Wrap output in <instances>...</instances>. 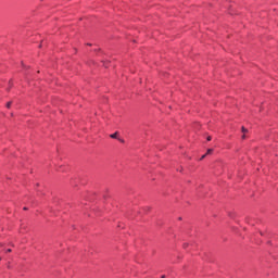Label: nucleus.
<instances>
[{
	"instance_id": "1",
	"label": "nucleus",
	"mask_w": 278,
	"mask_h": 278,
	"mask_svg": "<svg viewBox=\"0 0 278 278\" xmlns=\"http://www.w3.org/2000/svg\"><path fill=\"white\" fill-rule=\"evenodd\" d=\"M241 131H242V140H245L247 139V135L245 134H249V129L244 128V126L241 127Z\"/></svg>"
},
{
	"instance_id": "2",
	"label": "nucleus",
	"mask_w": 278,
	"mask_h": 278,
	"mask_svg": "<svg viewBox=\"0 0 278 278\" xmlns=\"http://www.w3.org/2000/svg\"><path fill=\"white\" fill-rule=\"evenodd\" d=\"M110 138H113V139L118 138V132H114V134L110 135Z\"/></svg>"
},
{
	"instance_id": "3",
	"label": "nucleus",
	"mask_w": 278,
	"mask_h": 278,
	"mask_svg": "<svg viewBox=\"0 0 278 278\" xmlns=\"http://www.w3.org/2000/svg\"><path fill=\"white\" fill-rule=\"evenodd\" d=\"M211 153H214V149H208L206 155H210Z\"/></svg>"
},
{
	"instance_id": "4",
	"label": "nucleus",
	"mask_w": 278,
	"mask_h": 278,
	"mask_svg": "<svg viewBox=\"0 0 278 278\" xmlns=\"http://www.w3.org/2000/svg\"><path fill=\"white\" fill-rule=\"evenodd\" d=\"M12 106V102L7 103V108L10 109Z\"/></svg>"
},
{
	"instance_id": "5",
	"label": "nucleus",
	"mask_w": 278,
	"mask_h": 278,
	"mask_svg": "<svg viewBox=\"0 0 278 278\" xmlns=\"http://www.w3.org/2000/svg\"><path fill=\"white\" fill-rule=\"evenodd\" d=\"M206 140L210 142L212 140V136H208Z\"/></svg>"
},
{
	"instance_id": "6",
	"label": "nucleus",
	"mask_w": 278,
	"mask_h": 278,
	"mask_svg": "<svg viewBox=\"0 0 278 278\" xmlns=\"http://www.w3.org/2000/svg\"><path fill=\"white\" fill-rule=\"evenodd\" d=\"M7 253H12V249H8V250H7Z\"/></svg>"
},
{
	"instance_id": "7",
	"label": "nucleus",
	"mask_w": 278,
	"mask_h": 278,
	"mask_svg": "<svg viewBox=\"0 0 278 278\" xmlns=\"http://www.w3.org/2000/svg\"><path fill=\"white\" fill-rule=\"evenodd\" d=\"M205 155H207V154L202 155L201 160H205Z\"/></svg>"
},
{
	"instance_id": "8",
	"label": "nucleus",
	"mask_w": 278,
	"mask_h": 278,
	"mask_svg": "<svg viewBox=\"0 0 278 278\" xmlns=\"http://www.w3.org/2000/svg\"><path fill=\"white\" fill-rule=\"evenodd\" d=\"M119 140V142H125V140L124 139H118Z\"/></svg>"
},
{
	"instance_id": "9",
	"label": "nucleus",
	"mask_w": 278,
	"mask_h": 278,
	"mask_svg": "<svg viewBox=\"0 0 278 278\" xmlns=\"http://www.w3.org/2000/svg\"><path fill=\"white\" fill-rule=\"evenodd\" d=\"M161 278H166V276H165V275H163Z\"/></svg>"
},
{
	"instance_id": "10",
	"label": "nucleus",
	"mask_w": 278,
	"mask_h": 278,
	"mask_svg": "<svg viewBox=\"0 0 278 278\" xmlns=\"http://www.w3.org/2000/svg\"><path fill=\"white\" fill-rule=\"evenodd\" d=\"M186 247H188V244H185L184 248L186 249Z\"/></svg>"
},
{
	"instance_id": "11",
	"label": "nucleus",
	"mask_w": 278,
	"mask_h": 278,
	"mask_svg": "<svg viewBox=\"0 0 278 278\" xmlns=\"http://www.w3.org/2000/svg\"><path fill=\"white\" fill-rule=\"evenodd\" d=\"M24 210H27V207H24Z\"/></svg>"
}]
</instances>
